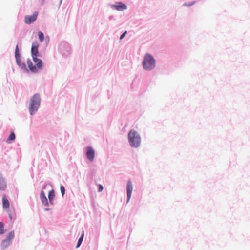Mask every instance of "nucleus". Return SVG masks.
<instances>
[{
    "label": "nucleus",
    "mask_w": 250,
    "mask_h": 250,
    "mask_svg": "<svg viewBox=\"0 0 250 250\" xmlns=\"http://www.w3.org/2000/svg\"><path fill=\"white\" fill-rule=\"evenodd\" d=\"M60 190L62 197H63L65 194V189L64 187L62 185H61L60 186Z\"/></svg>",
    "instance_id": "nucleus-24"
},
{
    "label": "nucleus",
    "mask_w": 250,
    "mask_h": 250,
    "mask_svg": "<svg viewBox=\"0 0 250 250\" xmlns=\"http://www.w3.org/2000/svg\"><path fill=\"white\" fill-rule=\"evenodd\" d=\"M42 203L45 207H49L50 206L48 202V200H46V201H44V202H42Z\"/></svg>",
    "instance_id": "nucleus-28"
},
{
    "label": "nucleus",
    "mask_w": 250,
    "mask_h": 250,
    "mask_svg": "<svg viewBox=\"0 0 250 250\" xmlns=\"http://www.w3.org/2000/svg\"><path fill=\"white\" fill-rule=\"evenodd\" d=\"M195 3H196L195 1L191 2H188V3H185L183 4V6L189 7V6L193 5Z\"/></svg>",
    "instance_id": "nucleus-25"
},
{
    "label": "nucleus",
    "mask_w": 250,
    "mask_h": 250,
    "mask_svg": "<svg viewBox=\"0 0 250 250\" xmlns=\"http://www.w3.org/2000/svg\"><path fill=\"white\" fill-rule=\"evenodd\" d=\"M33 61L35 64V66L37 69L42 70L43 68V62L41 59L37 58L33 59Z\"/></svg>",
    "instance_id": "nucleus-13"
},
{
    "label": "nucleus",
    "mask_w": 250,
    "mask_h": 250,
    "mask_svg": "<svg viewBox=\"0 0 250 250\" xmlns=\"http://www.w3.org/2000/svg\"><path fill=\"white\" fill-rule=\"evenodd\" d=\"M38 36L40 42H42L43 41H45V45L47 46L48 45L49 42V37L47 36L45 38L43 33L40 31L38 32Z\"/></svg>",
    "instance_id": "nucleus-9"
},
{
    "label": "nucleus",
    "mask_w": 250,
    "mask_h": 250,
    "mask_svg": "<svg viewBox=\"0 0 250 250\" xmlns=\"http://www.w3.org/2000/svg\"><path fill=\"white\" fill-rule=\"evenodd\" d=\"M59 52L63 57H68L71 53V48H58Z\"/></svg>",
    "instance_id": "nucleus-10"
},
{
    "label": "nucleus",
    "mask_w": 250,
    "mask_h": 250,
    "mask_svg": "<svg viewBox=\"0 0 250 250\" xmlns=\"http://www.w3.org/2000/svg\"><path fill=\"white\" fill-rule=\"evenodd\" d=\"M40 198L42 203L48 200L45 192L43 190H42L40 192Z\"/></svg>",
    "instance_id": "nucleus-20"
},
{
    "label": "nucleus",
    "mask_w": 250,
    "mask_h": 250,
    "mask_svg": "<svg viewBox=\"0 0 250 250\" xmlns=\"http://www.w3.org/2000/svg\"><path fill=\"white\" fill-rule=\"evenodd\" d=\"M31 53L32 59L37 58L38 56H40L38 48H31Z\"/></svg>",
    "instance_id": "nucleus-16"
},
{
    "label": "nucleus",
    "mask_w": 250,
    "mask_h": 250,
    "mask_svg": "<svg viewBox=\"0 0 250 250\" xmlns=\"http://www.w3.org/2000/svg\"><path fill=\"white\" fill-rule=\"evenodd\" d=\"M111 7L119 11L126 10L127 8V5L122 2H116L115 4L111 5Z\"/></svg>",
    "instance_id": "nucleus-8"
},
{
    "label": "nucleus",
    "mask_w": 250,
    "mask_h": 250,
    "mask_svg": "<svg viewBox=\"0 0 250 250\" xmlns=\"http://www.w3.org/2000/svg\"><path fill=\"white\" fill-rule=\"evenodd\" d=\"M38 14V11H35L31 15H26L24 18L25 23L27 24H31L34 23L37 20Z\"/></svg>",
    "instance_id": "nucleus-5"
},
{
    "label": "nucleus",
    "mask_w": 250,
    "mask_h": 250,
    "mask_svg": "<svg viewBox=\"0 0 250 250\" xmlns=\"http://www.w3.org/2000/svg\"><path fill=\"white\" fill-rule=\"evenodd\" d=\"M7 185L5 179L3 177L1 173H0V190L5 191L6 189Z\"/></svg>",
    "instance_id": "nucleus-12"
},
{
    "label": "nucleus",
    "mask_w": 250,
    "mask_h": 250,
    "mask_svg": "<svg viewBox=\"0 0 250 250\" xmlns=\"http://www.w3.org/2000/svg\"><path fill=\"white\" fill-rule=\"evenodd\" d=\"M16 135L14 131H12L10 132V134L8 138L7 139L6 142L7 143H11L12 141L15 140Z\"/></svg>",
    "instance_id": "nucleus-17"
},
{
    "label": "nucleus",
    "mask_w": 250,
    "mask_h": 250,
    "mask_svg": "<svg viewBox=\"0 0 250 250\" xmlns=\"http://www.w3.org/2000/svg\"><path fill=\"white\" fill-rule=\"evenodd\" d=\"M62 0H60V2H59V7H60V6H61V4L62 3Z\"/></svg>",
    "instance_id": "nucleus-34"
},
{
    "label": "nucleus",
    "mask_w": 250,
    "mask_h": 250,
    "mask_svg": "<svg viewBox=\"0 0 250 250\" xmlns=\"http://www.w3.org/2000/svg\"><path fill=\"white\" fill-rule=\"evenodd\" d=\"M2 202L3 205V208L4 209H9L10 208V204L8 199L5 196H3L2 198Z\"/></svg>",
    "instance_id": "nucleus-15"
},
{
    "label": "nucleus",
    "mask_w": 250,
    "mask_h": 250,
    "mask_svg": "<svg viewBox=\"0 0 250 250\" xmlns=\"http://www.w3.org/2000/svg\"><path fill=\"white\" fill-rule=\"evenodd\" d=\"M83 237H84V231H83L80 237L78 239V240L77 241V244L76 246V248H78L79 247H80V246H81V245L82 244V243L83 242Z\"/></svg>",
    "instance_id": "nucleus-19"
},
{
    "label": "nucleus",
    "mask_w": 250,
    "mask_h": 250,
    "mask_svg": "<svg viewBox=\"0 0 250 250\" xmlns=\"http://www.w3.org/2000/svg\"><path fill=\"white\" fill-rule=\"evenodd\" d=\"M51 209L50 208H49V207H46L45 208H44V210L45 211H49Z\"/></svg>",
    "instance_id": "nucleus-32"
},
{
    "label": "nucleus",
    "mask_w": 250,
    "mask_h": 250,
    "mask_svg": "<svg viewBox=\"0 0 250 250\" xmlns=\"http://www.w3.org/2000/svg\"><path fill=\"white\" fill-rule=\"evenodd\" d=\"M48 201L50 206L54 205V199H48Z\"/></svg>",
    "instance_id": "nucleus-30"
},
{
    "label": "nucleus",
    "mask_w": 250,
    "mask_h": 250,
    "mask_svg": "<svg viewBox=\"0 0 250 250\" xmlns=\"http://www.w3.org/2000/svg\"><path fill=\"white\" fill-rule=\"evenodd\" d=\"M58 47H69V44L66 41H62L60 42Z\"/></svg>",
    "instance_id": "nucleus-23"
},
{
    "label": "nucleus",
    "mask_w": 250,
    "mask_h": 250,
    "mask_svg": "<svg viewBox=\"0 0 250 250\" xmlns=\"http://www.w3.org/2000/svg\"><path fill=\"white\" fill-rule=\"evenodd\" d=\"M15 57L17 65L25 72H29V70L26 67V64L24 62H22L21 61L20 48H15Z\"/></svg>",
    "instance_id": "nucleus-4"
},
{
    "label": "nucleus",
    "mask_w": 250,
    "mask_h": 250,
    "mask_svg": "<svg viewBox=\"0 0 250 250\" xmlns=\"http://www.w3.org/2000/svg\"><path fill=\"white\" fill-rule=\"evenodd\" d=\"M133 190V184L130 179H129L126 184V204H127L131 197L132 192Z\"/></svg>",
    "instance_id": "nucleus-6"
},
{
    "label": "nucleus",
    "mask_w": 250,
    "mask_h": 250,
    "mask_svg": "<svg viewBox=\"0 0 250 250\" xmlns=\"http://www.w3.org/2000/svg\"><path fill=\"white\" fill-rule=\"evenodd\" d=\"M127 31H125L120 36V40H122L125 36L127 34Z\"/></svg>",
    "instance_id": "nucleus-26"
},
{
    "label": "nucleus",
    "mask_w": 250,
    "mask_h": 250,
    "mask_svg": "<svg viewBox=\"0 0 250 250\" xmlns=\"http://www.w3.org/2000/svg\"><path fill=\"white\" fill-rule=\"evenodd\" d=\"M11 242L7 240L6 239L2 240L1 243L0 244L1 250H4L6 249L9 246L11 245Z\"/></svg>",
    "instance_id": "nucleus-14"
},
{
    "label": "nucleus",
    "mask_w": 250,
    "mask_h": 250,
    "mask_svg": "<svg viewBox=\"0 0 250 250\" xmlns=\"http://www.w3.org/2000/svg\"><path fill=\"white\" fill-rule=\"evenodd\" d=\"M86 155L88 160L91 162L93 161L95 157V151L91 146L87 147Z\"/></svg>",
    "instance_id": "nucleus-7"
},
{
    "label": "nucleus",
    "mask_w": 250,
    "mask_h": 250,
    "mask_svg": "<svg viewBox=\"0 0 250 250\" xmlns=\"http://www.w3.org/2000/svg\"><path fill=\"white\" fill-rule=\"evenodd\" d=\"M142 66L144 70L151 71L156 67V60L153 56L149 53H146L142 61Z\"/></svg>",
    "instance_id": "nucleus-2"
},
{
    "label": "nucleus",
    "mask_w": 250,
    "mask_h": 250,
    "mask_svg": "<svg viewBox=\"0 0 250 250\" xmlns=\"http://www.w3.org/2000/svg\"><path fill=\"white\" fill-rule=\"evenodd\" d=\"M45 0H42V1H41V4L42 5H43L44 4V1H45Z\"/></svg>",
    "instance_id": "nucleus-33"
},
{
    "label": "nucleus",
    "mask_w": 250,
    "mask_h": 250,
    "mask_svg": "<svg viewBox=\"0 0 250 250\" xmlns=\"http://www.w3.org/2000/svg\"><path fill=\"white\" fill-rule=\"evenodd\" d=\"M18 45H18V43H17V45H16V47H18Z\"/></svg>",
    "instance_id": "nucleus-36"
},
{
    "label": "nucleus",
    "mask_w": 250,
    "mask_h": 250,
    "mask_svg": "<svg viewBox=\"0 0 250 250\" xmlns=\"http://www.w3.org/2000/svg\"><path fill=\"white\" fill-rule=\"evenodd\" d=\"M41 99L39 93L33 95L30 99L29 104V111L31 115H34L40 107Z\"/></svg>",
    "instance_id": "nucleus-3"
},
{
    "label": "nucleus",
    "mask_w": 250,
    "mask_h": 250,
    "mask_svg": "<svg viewBox=\"0 0 250 250\" xmlns=\"http://www.w3.org/2000/svg\"><path fill=\"white\" fill-rule=\"evenodd\" d=\"M27 63L28 65V68L31 72L34 73L38 72V69H37L35 65L33 64L30 59H27Z\"/></svg>",
    "instance_id": "nucleus-11"
},
{
    "label": "nucleus",
    "mask_w": 250,
    "mask_h": 250,
    "mask_svg": "<svg viewBox=\"0 0 250 250\" xmlns=\"http://www.w3.org/2000/svg\"><path fill=\"white\" fill-rule=\"evenodd\" d=\"M104 187L101 184L98 185V192H101L103 190Z\"/></svg>",
    "instance_id": "nucleus-27"
},
{
    "label": "nucleus",
    "mask_w": 250,
    "mask_h": 250,
    "mask_svg": "<svg viewBox=\"0 0 250 250\" xmlns=\"http://www.w3.org/2000/svg\"><path fill=\"white\" fill-rule=\"evenodd\" d=\"M4 223L2 221H0V235L3 234L6 231V229H4Z\"/></svg>",
    "instance_id": "nucleus-21"
},
{
    "label": "nucleus",
    "mask_w": 250,
    "mask_h": 250,
    "mask_svg": "<svg viewBox=\"0 0 250 250\" xmlns=\"http://www.w3.org/2000/svg\"><path fill=\"white\" fill-rule=\"evenodd\" d=\"M9 218L11 219H12V215L11 214H9Z\"/></svg>",
    "instance_id": "nucleus-35"
},
{
    "label": "nucleus",
    "mask_w": 250,
    "mask_h": 250,
    "mask_svg": "<svg viewBox=\"0 0 250 250\" xmlns=\"http://www.w3.org/2000/svg\"><path fill=\"white\" fill-rule=\"evenodd\" d=\"M46 186H47V184H44L43 185L42 187V190H43H43H44V189H45L46 188Z\"/></svg>",
    "instance_id": "nucleus-31"
},
{
    "label": "nucleus",
    "mask_w": 250,
    "mask_h": 250,
    "mask_svg": "<svg viewBox=\"0 0 250 250\" xmlns=\"http://www.w3.org/2000/svg\"><path fill=\"white\" fill-rule=\"evenodd\" d=\"M127 140L130 146L132 148L139 147L141 143V137L139 133L133 129L128 132Z\"/></svg>",
    "instance_id": "nucleus-1"
},
{
    "label": "nucleus",
    "mask_w": 250,
    "mask_h": 250,
    "mask_svg": "<svg viewBox=\"0 0 250 250\" xmlns=\"http://www.w3.org/2000/svg\"><path fill=\"white\" fill-rule=\"evenodd\" d=\"M39 43L37 42H34L32 43L31 47H39Z\"/></svg>",
    "instance_id": "nucleus-29"
},
{
    "label": "nucleus",
    "mask_w": 250,
    "mask_h": 250,
    "mask_svg": "<svg viewBox=\"0 0 250 250\" xmlns=\"http://www.w3.org/2000/svg\"><path fill=\"white\" fill-rule=\"evenodd\" d=\"M55 196V191L53 189L50 190L48 194V199H54Z\"/></svg>",
    "instance_id": "nucleus-22"
},
{
    "label": "nucleus",
    "mask_w": 250,
    "mask_h": 250,
    "mask_svg": "<svg viewBox=\"0 0 250 250\" xmlns=\"http://www.w3.org/2000/svg\"><path fill=\"white\" fill-rule=\"evenodd\" d=\"M14 237H15L14 231L12 230L7 234L5 239H7V240L12 242V240L14 238Z\"/></svg>",
    "instance_id": "nucleus-18"
}]
</instances>
